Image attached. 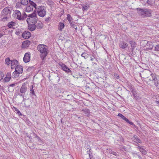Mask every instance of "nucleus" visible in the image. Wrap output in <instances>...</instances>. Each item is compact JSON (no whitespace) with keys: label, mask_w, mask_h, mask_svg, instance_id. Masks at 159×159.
Wrapping results in <instances>:
<instances>
[{"label":"nucleus","mask_w":159,"mask_h":159,"mask_svg":"<svg viewBox=\"0 0 159 159\" xmlns=\"http://www.w3.org/2000/svg\"><path fill=\"white\" fill-rule=\"evenodd\" d=\"M6 17H3L2 18V20L4 21H5L6 20H7V19H8L9 17H7V16H6Z\"/></svg>","instance_id":"46"},{"label":"nucleus","mask_w":159,"mask_h":159,"mask_svg":"<svg viewBox=\"0 0 159 159\" xmlns=\"http://www.w3.org/2000/svg\"><path fill=\"white\" fill-rule=\"evenodd\" d=\"M75 31L76 32H77V30H78V28H77V27H76V28H75Z\"/></svg>","instance_id":"57"},{"label":"nucleus","mask_w":159,"mask_h":159,"mask_svg":"<svg viewBox=\"0 0 159 159\" xmlns=\"http://www.w3.org/2000/svg\"><path fill=\"white\" fill-rule=\"evenodd\" d=\"M15 23L13 21H11L8 23L7 24L8 27L10 28H12L13 26H15Z\"/></svg>","instance_id":"25"},{"label":"nucleus","mask_w":159,"mask_h":159,"mask_svg":"<svg viewBox=\"0 0 159 159\" xmlns=\"http://www.w3.org/2000/svg\"><path fill=\"white\" fill-rule=\"evenodd\" d=\"M139 151L143 154L146 155L147 153V151L143 148V147L140 149Z\"/></svg>","instance_id":"32"},{"label":"nucleus","mask_w":159,"mask_h":159,"mask_svg":"<svg viewBox=\"0 0 159 159\" xmlns=\"http://www.w3.org/2000/svg\"><path fill=\"white\" fill-rule=\"evenodd\" d=\"M90 60L92 61H94L95 59V57L93 55L90 56Z\"/></svg>","instance_id":"42"},{"label":"nucleus","mask_w":159,"mask_h":159,"mask_svg":"<svg viewBox=\"0 0 159 159\" xmlns=\"http://www.w3.org/2000/svg\"><path fill=\"white\" fill-rule=\"evenodd\" d=\"M30 93L32 95H35L34 89V86L33 85H32L30 86Z\"/></svg>","instance_id":"26"},{"label":"nucleus","mask_w":159,"mask_h":159,"mask_svg":"<svg viewBox=\"0 0 159 159\" xmlns=\"http://www.w3.org/2000/svg\"><path fill=\"white\" fill-rule=\"evenodd\" d=\"M30 52L26 53L23 58V61L25 63L28 62L30 61Z\"/></svg>","instance_id":"9"},{"label":"nucleus","mask_w":159,"mask_h":159,"mask_svg":"<svg viewBox=\"0 0 159 159\" xmlns=\"http://www.w3.org/2000/svg\"><path fill=\"white\" fill-rule=\"evenodd\" d=\"M11 74L10 73H8L6 75V77L4 79V81L5 82H8L11 79Z\"/></svg>","instance_id":"19"},{"label":"nucleus","mask_w":159,"mask_h":159,"mask_svg":"<svg viewBox=\"0 0 159 159\" xmlns=\"http://www.w3.org/2000/svg\"><path fill=\"white\" fill-rule=\"evenodd\" d=\"M36 10L38 15L41 17H43L46 14L45 8L44 6L38 7Z\"/></svg>","instance_id":"4"},{"label":"nucleus","mask_w":159,"mask_h":159,"mask_svg":"<svg viewBox=\"0 0 159 159\" xmlns=\"http://www.w3.org/2000/svg\"><path fill=\"white\" fill-rule=\"evenodd\" d=\"M119 47L122 49H124L128 47V44L125 42L124 41L120 42Z\"/></svg>","instance_id":"13"},{"label":"nucleus","mask_w":159,"mask_h":159,"mask_svg":"<svg viewBox=\"0 0 159 159\" xmlns=\"http://www.w3.org/2000/svg\"><path fill=\"white\" fill-rule=\"evenodd\" d=\"M67 19L69 23L73 21L72 20L73 19L71 16L69 14H68L67 15Z\"/></svg>","instance_id":"33"},{"label":"nucleus","mask_w":159,"mask_h":159,"mask_svg":"<svg viewBox=\"0 0 159 159\" xmlns=\"http://www.w3.org/2000/svg\"><path fill=\"white\" fill-rule=\"evenodd\" d=\"M138 144H137V143H136V144H135V145H138Z\"/></svg>","instance_id":"61"},{"label":"nucleus","mask_w":159,"mask_h":159,"mask_svg":"<svg viewBox=\"0 0 159 159\" xmlns=\"http://www.w3.org/2000/svg\"><path fill=\"white\" fill-rule=\"evenodd\" d=\"M42 140H40V141H39V142H42Z\"/></svg>","instance_id":"62"},{"label":"nucleus","mask_w":159,"mask_h":159,"mask_svg":"<svg viewBox=\"0 0 159 159\" xmlns=\"http://www.w3.org/2000/svg\"><path fill=\"white\" fill-rule=\"evenodd\" d=\"M57 79H58V80L59 81V79H60L59 76H57Z\"/></svg>","instance_id":"58"},{"label":"nucleus","mask_w":159,"mask_h":159,"mask_svg":"<svg viewBox=\"0 0 159 159\" xmlns=\"http://www.w3.org/2000/svg\"><path fill=\"white\" fill-rule=\"evenodd\" d=\"M136 154L138 157L140 159H142V157H141V156L138 153H136Z\"/></svg>","instance_id":"50"},{"label":"nucleus","mask_w":159,"mask_h":159,"mask_svg":"<svg viewBox=\"0 0 159 159\" xmlns=\"http://www.w3.org/2000/svg\"><path fill=\"white\" fill-rule=\"evenodd\" d=\"M21 33V32L20 31H16L15 32V34L17 35H20V34Z\"/></svg>","instance_id":"47"},{"label":"nucleus","mask_w":159,"mask_h":159,"mask_svg":"<svg viewBox=\"0 0 159 159\" xmlns=\"http://www.w3.org/2000/svg\"><path fill=\"white\" fill-rule=\"evenodd\" d=\"M15 84H11L10 85V86H11V87H14L15 86Z\"/></svg>","instance_id":"53"},{"label":"nucleus","mask_w":159,"mask_h":159,"mask_svg":"<svg viewBox=\"0 0 159 159\" xmlns=\"http://www.w3.org/2000/svg\"><path fill=\"white\" fill-rule=\"evenodd\" d=\"M81 56L82 57H84L85 59H86L88 57V54L87 53L84 52L81 54Z\"/></svg>","instance_id":"36"},{"label":"nucleus","mask_w":159,"mask_h":159,"mask_svg":"<svg viewBox=\"0 0 159 159\" xmlns=\"http://www.w3.org/2000/svg\"><path fill=\"white\" fill-rule=\"evenodd\" d=\"M30 41L28 40L24 41L22 44V47L23 48L27 47L30 45Z\"/></svg>","instance_id":"15"},{"label":"nucleus","mask_w":159,"mask_h":159,"mask_svg":"<svg viewBox=\"0 0 159 159\" xmlns=\"http://www.w3.org/2000/svg\"><path fill=\"white\" fill-rule=\"evenodd\" d=\"M20 4V3H17L16 4V7L18 6V5H19Z\"/></svg>","instance_id":"56"},{"label":"nucleus","mask_w":159,"mask_h":159,"mask_svg":"<svg viewBox=\"0 0 159 159\" xmlns=\"http://www.w3.org/2000/svg\"><path fill=\"white\" fill-rule=\"evenodd\" d=\"M21 34L22 37L26 39H29L31 35L30 32L28 31H25Z\"/></svg>","instance_id":"11"},{"label":"nucleus","mask_w":159,"mask_h":159,"mask_svg":"<svg viewBox=\"0 0 159 159\" xmlns=\"http://www.w3.org/2000/svg\"><path fill=\"white\" fill-rule=\"evenodd\" d=\"M36 138L39 141H40V140H41V139H40V138L37 135H36Z\"/></svg>","instance_id":"49"},{"label":"nucleus","mask_w":159,"mask_h":159,"mask_svg":"<svg viewBox=\"0 0 159 159\" xmlns=\"http://www.w3.org/2000/svg\"><path fill=\"white\" fill-rule=\"evenodd\" d=\"M59 65L61 67L62 69L64 71L68 73L72 74V72L67 66L63 63H60L59 64Z\"/></svg>","instance_id":"7"},{"label":"nucleus","mask_w":159,"mask_h":159,"mask_svg":"<svg viewBox=\"0 0 159 159\" xmlns=\"http://www.w3.org/2000/svg\"><path fill=\"white\" fill-rule=\"evenodd\" d=\"M124 120L131 125H134V123L130 121L128 119L126 118Z\"/></svg>","instance_id":"40"},{"label":"nucleus","mask_w":159,"mask_h":159,"mask_svg":"<svg viewBox=\"0 0 159 159\" xmlns=\"http://www.w3.org/2000/svg\"><path fill=\"white\" fill-rule=\"evenodd\" d=\"M88 7L89 6L87 5H82V9L84 11H87L88 9Z\"/></svg>","instance_id":"35"},{"label":"nucleus","mask_w":159,"mask_h":159,"mask_svg":"<svg viewBox=\"0 0 159 159\" xmlns=\"http://www.w3.org/2000/svg\"><path fill=\"white\" fill-rule=\"evenodd\" d=\"M114 77L116 79H119V77L118 75H117L116 74H114Z\"/></svg>","instance_id":"45"},{"label":"nucleus","mask_w":159,"mask_h":159,"mask_svg":"<svg viewBox=\"0 0 159 159\" xmlns=\"http://www.w3.org/2000/svg\"><path fill=\"white\" fill-rule=\"evenodd\" d=\"M13 15L14 17L21 20V14L20 12L18 10H16L14 11V12L13 14Z\"/></svg>","instance_id":"8"},{"label":"nucleus","mask_w":159,"mask_h":159,"mask_svg":"<svg viewBox=\"0 0 159 159\" xmlns=\"http://www.w3.org/2000/svg\"><path fill=\"white\" fill-rule=\"evenodd\" d=\"M36 28L38 29H41L43 27V25L42 23L40 21H39L36 25H35Z\"/></svg>","instance_id":"22"},{"label":"nucleus","mask_w":159,"mask_h":159,"mask_svg":"<svg viewBox=\"0 0 159 159\" xmlns=\"http://www.w3.org/2000/svg\"><path fill=\"white\" fill-rule=\"evenodd\" d=\"M64 25L63 23L60 22L59 24L58 30L60 31H62V29L64 27Z\"/></svg>","instance_id":"29"},{"label":"nucleus","mask_w":159,"mask_h":159,"mask_svg":"<svg viewBox=\"0 0 159 159\" xmlns=\"http://www.w3.org/2000/svg\"><path fill=\"white\" fill-rule=\"evenodd\" d=\"M27 16V15L24 12L22 16H21V20H24L26 18Z\"/></svg>","instance_id":"37"},{"label":"nucleus","mask_w":159,"mask_h":159,"mask_svg":"<svg viewBox=\"0 0 159 159\" xmlns=\"http://www.w3.org/2000/svg\"><path fill=\"white\" fill-rule=\"evenodd\" d=\"M152 79H150V80L151 81H152L154 82V83L155 85L156 86H158V81L157 80V79L156 75L154 74V75H152Z\"/></svg>","instance_id":"14"},{"label":"nucleus","mask_w":159,"mask_h":159,"mask_svg":"<svg viewBox=\"0 0 159 159\" xmlns=\"http://www.w3.org/2000/svg\"><path fill=\"white\" fill-rule=\"evenodd\" d=\"M28 18L26 20L28 24L35 23L37 22L38 18L35 13L34 12L28 16Z\"/></svg>","instance_id":"3"},{"label":"nucleus","mask_w":159,"mask_h":159,"mask_svg":"<svg viewBox=\"0 0 159 159\" xmlns=\"http://www.w3.org/2000/svg\"><path fill=\"white\" fill-rule=\"evenodd\" d=\"M153 48H154V50L155 51H159V44H158L155 46L154 45L152 46V47L151 48V50Z\"/></svg>","instance_id":"28"},{"label":"nucleus","mask_w":159,"mask_h":159,"mask_svg":"<svg viewBox=\"0 0 159 159\" xmlns=\"http://www.w3.org/2000/svg\"><path fill=\"white\" fill-rule=\"evenodd\" d=\"M11 69H15L18 66V61L16 60H11Z\"/></svg>","instance_id":"10"},{"label":"nucleus","mask_w":159,"mask_h":159,"mask_svg":"<svg viewBox=\"0 0 159 159\" xmlns=\"http://www.w3.org/2000/svg\"><path fill=\"white\" fill-rule=\"evenodd\" d=\"M133 140L137 144L139 143H142L141 140L139 138L137 135H134L132 138Z\"/></svg>","instance_id":"16"},{"label":"nucleus","mask_w":159,"mask_h":159,"mask_svg":"<svg viewBox=\"0 0 159 159\" xmlns=\"http://www.w3.org/2000/svg\"><path fill=\"white\" fill-rule=\"evenodd\" d=\"M15 111H16L18 114L19 115H21V112H20V111H19V110L17 108H15Z\"/></svg>","instance_id":"44"},{"label":"nucleus","mask_w":159,"mask_h":159,"mask_svg":"<svg viewBox=\"0 0 159 159\" xmlns=\"http://www.w3.org/2000/svg\"><path fill=\"white\" fill-rule=\"evenodd\" d=\"M154 74L152 73V72L149 70H145L143 71L142 74V77L143 78H148L150 75L152 77V75H154Z\"/></svg>","instance_id":"6"},{"label":"nucleus","mask_w":159,"mask_h":159,"mask_svg":"<svg viewBox=\"0 0 159 159\" xmlns=\"http://www.w3.org/2000/svg\"><path fill=\"white\" fill-rule=\"evenodd\" d=\"M82 111L84 112L85 116H88L90 115V112L89 109H84Z\"/></svg>","instance_id":"20"},{"label":"nucleus","mask_w":159,"mask_h":159,"mask_svg":"<svg viewBox=\"0 0 159 159\" xmlns=\"http://www.w3.org/2000/svg\"><path fill=\"white\" fill-rule=\"evenodd\" d=\"M91 152V149H89V151H88L87 152V153L89 155L90 159H91V156L90 155L92 154V153Z\"/></svg>","instance_id":"43"},{"label":"nucleus","mask_w":159,"mask_h":159,"mask_svg":"<svg viewBox=\"0 0 159 159\" xmlns=\"http://www.w3.org/2000/svg\"><path fill=\"white\" fill-rule=\"evenodd\" d=\"M69 23L71 27L74 28L75 26H76V25L75 24V22L74 21H72L70 22Z\"/></svg>","instance_id":"38"},{"label":"nucleus","mask_w":159,"mask_h":159,"mask_svg":"<svg viewBox=\"0 0 159 159\" xmlns=\"http://www.w3.org/2000/svg\"><path fill=\"white\" fill-rule=\"evenodd\" d=\"M118 116L119 117H120L122 119L124 120H125V119L126 118L125 116H124L123 115L120 113H118Z\"/></svg>","instance_id":"39"},{"label":"nucleus","mask_w":159,"mask_h":159,"mask_svg":"<svg viewBox=\"0 0 159 159\" xmlns=\"http://www.w3.org/2000/svg\"><path fill=\"white\" fill-rule=\"evenodd\" d=\"M23 93H20H20H18V95L20 96H21L23 98V97H24V95L23 94Z\"/></svg>","instance_id":"51"},{"label":"nucleus","mask_w":159,"mask_h":159,"mask_svg":"<svg viewBox=\"0 0 159 159\" xmlns=\"http://www.w3.org/2000/svg\"><path fill=\"white\" fill-rule=\"evenodd\" d=\"M139 14L143 17L150 16H151V10L145 8H137L136 9Z\"/></svg>","instance_id":"2"},{"label":"nucleus","mask_w":159,"mask_h":159,"mask_svg":"<svg viewBox=\"0 0 159 159\" xmlns=\"http://www.w3.org/2000/svg\"><path fill=\"white\" fill-rule=\"evenodd\" d=\"M29 3L30 6H32V7H34L36 10L37 7H36L37 5L33 1L30 0L29 1Z\"/></svg>","instance_id":"24"},{"label":"nucleus","mask_w":159,"mask_h":159,"mask_svg":"<svg viewBox=\"0 0 159 159\" xmlns=\"http://www.w3.org/2000/svg\"><path fill=\"white\" fill-rule=\"evenodd\" d=\"M4 75V74L3 72H0V81L3 79Z\"/></svg>","instance_id":"41"},{"label":"nucleus","mask_w":159,"mask_h":159,"mask_svg":"<svg viewBox=\"0 0 159 159\" xmlns=\"http://www.w3.org/2000/svg\"><path fill=\"white\" fill-rule=\"evenodd\" d=\"M49 20V18H48L46 20Z\"/></svg>","instance_id":"60"},{"label":"nucleus","mask_w":159,"mask_h":159,"mask_svg":"<svg viewBox=\"0 0 159 159\" xmlns=\"http://www.w3.org/2000/svg\"><path fill=\"white\" fill-rule=\"evenodd\" d=\"M20 74L19 73L16 72L15 70L13 73L12 75V77L13 78H16L19 76V75Z\"/></svg>","instance_id":"30"},{"label":"nucleus","mask_w":159,"mask_h":159,"mask_svg":"<svg viewBox=\"0 0 159 159\" xmlns=\"http://www.w3.org/2000/svg\"><path fill=\"white\" fill-rule=\"evenodd\" d=\"M11 60H10V58L9 57H8L6 58L5 60V62L6 64L8 65L11 64Z\"/></svg>","instance_id":"34"},{"label":"nucleus","mask_w":159,"mask_h":159,"mask_svg":"<svg viewBox=\"0 0 159 159\" xmlns=\"http://www.w3.org/2000/svg\"><path fill=\"white\" fill-rule=\"evenodd\" d=\"M136 146H138L137 148L139 149V150H140V149L141 148L143 147L142 146H140L139 144L136 145Z\"/></svg>","instance_id":"48"},{"label":"nucleus","mask_w":159,"mask_h":159,"mask_svg":"<svg viewBox=\"0 0 159 159\" xmlns=\"http://www.w3.org/2000/svg\"><path fill=\"white\" fill-rule=\"evenodd\" d=\"M129 43L131 44L132 49V50H134L136 46V43L135 42L132 40L129 41Z\"/></svg>","instance_id":"23"},{"label":"nucleus","mask_w":159,"mask_h":159,"mask_svg":"<svg viewBox=\"0 0 159 159\" xmlns=\"http://www.w3.org/2000/svg\"><path fill=\"white\" fill-rule=\"evenodd\" d=\"M155 102H156L157 104L159 106V101H156Z\"/></svg>","instance_id":"52"},{"label":"nucleus","mask_w":159,"mask_h":159,"mask_svg":"<svg viewBox=\"0 0 159 159\" xmlns=\"http://www.w3.org/2000/svg\"><path fill=\"white\" fill-rule=\"evenodd\" d=\"M131 91L132 93V94L135 99H138L139 97L137 96V93L136 91L134 90V89L131 88Z\"/></svg>","instance_id":"21"},{"label":"nucleus","mask_w":159,"mask_h":159,"mask_svg":"<svg viewBox=\"0 0 159 159\" xmlns=\"http://www.w3.org/2000/svg\"><path fill=\"white\" fill-rule=\"evenodd\" d=\"M69 157V158L70 159H73V157H72V156L70 155Z\"/></svg>","instance_id":"55"},{"label":"nucleus","mask_w":159,"mask_h":159,"mask_svg":"<svg viewBox=\"0 0 159 159\" xmlns=\"http://www.w3.org/2000/svg\"><path fill=\"white\" fill-rule=\"evenodd\" d=\"M20 3L24 5H26L28 3V0H20Z\"/></svg>","instance_id":"31"},{"label":"nucleus","mask_w":159,"mask_h":159,"mask_svg":"<svg viewBox=\"0 0 159 159\" xmlns=\"http://www.w3.org/2000/svg\"><path fill=\"white\" fill-rule=\"evenodd\" d=\"M23 102H24V101H25V99L24 97H23Z\"/></svg>","instance_id":"59"},{"label":"nucleus","mask_w":159,"mask_h":159,"mask_svg":"<svg viewBox=\"0 0 159 159\" xmlns=\"http://www.w3.org/2000/svg\"><path fill=\"white\" fill-rule=\"evenodd\" d=\"M15 70L20 74H21L23 72L22 67L21 66L18 65L16 68Z\"/></svg>","instance_id":"18"},{"label":"nucleus","mask_w":159,"mask_h":159,"mask_svg":"<svg viewBox=\"0 0 159 159\" xmlns=\"http://www.w3.org/2000/svg\"><path fill=\"white\" fill-rule=\"evenodd\" d=\"M11 9L9 7H7L3 9L2 11V15L4 16L9 17L11 12Z\"/></svg>","instance_id":"5"},{"label":"nucleus","mask_w":159,"mask_h":159,"mask_svg":"<svg viewBox=\"0 0 159 159\" xmlns=\"http://www.w3.org/2000/svg\"><path fill=\"white\" fill-rule=\"evenodd\" d=\"M37 49L41 53V58L42 59H44L47 56L48 53L47 46L43 44H40L37 46Z\"/></svg>","instance_id":"1"},{"label":"nucleus","mask_w":159,"mask_h":159,"mask_svg":"<svg viewBox=\"0 0 159 159\" xmlns=\"http://www.w3.org/2000/svg\"><path fill=\"white\" fill-rule=\"evenodd\" d=\"M4 35V34L2 33H0V38L2 36H3V35Z\"/></svg>","instance_id":"54"},{"label":"nucleus","mask_w":159,"mask_h":159,"mask_svg":"<svg viewBox=\"0 0 159 159\" xmlns=\"http://www.w3.org/2000/svg\"><path fill=\"white\" fill-rule=\"evenodd\" d=\"M33 10V7L30 5L27 6L26 8V11L28 12H30Z\"/></svg>","instance_id":"27"},{"label":"nucleus","mask_w":159,"mask_h":159,"mask_svg":"<svg viewBox=\"0 0 159 159\" xmlns=\"http://www.w3.org/2000/svg\"><path fill=\"white\" fill-rule=\"evenodd\" d=\"M27 88L26 86V84L25 83H24L20 89V93H25L27 91Z\"/></svg>","instance_id":"12"},{"label":"nucleus","mask_w":159,"mask_h":159,"mask_svg":"<svg viewBox=\"0 0 159 159\" xmlns=\"http://www.w3.org/2000/svg\"><path fill=\"white\" fill-rule=\"evenodd\" d=\"M28 28L31 31H33L36 29V26L35 24H28Z\"/></svg>","instance_id":"17"}]
</instances>
